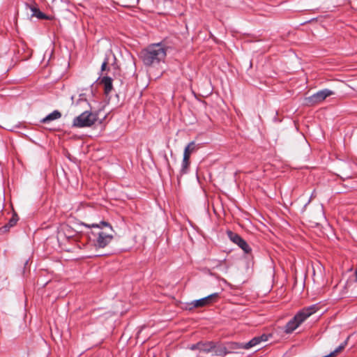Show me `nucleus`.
<instances>
[{
    "label": "nucleus",
    "instance_id": "15",
    "mask_svg": "<svg viewBox=\"0 0 357 357\" xmlns=\"http://www.w3.org/2000/svg\"><path fill=\"white\" fill-rule=\"evenodd\" d=\"M196 149V144L195 142H190L184 149L183 154H187L190 156V154Z\"/></svg>",
    "mask_w": 357,
    "mask_h": 357
},
{
    "label": "nucleus",
    "instance_id": "1",
    "mask_svg": "<svg viewBox=\"0 0 357 357\" xmlns=\"http://www.w3.org/2000/svg\"><path fill=\"white\" fill-rule=\"evenodd\" d=\"M88 228L93 229L89 234V238L96 248H104L109 245L114 238L115 233L111 225L105 221L98 224H82Z\"/></svg>",
    "mask_w": 357,
    "mask_h": 357
},
{
    "label": "nucleus",
    "instance_id": "17",
    "mask_svg": "<svg viewBox=\"0 0 357 357\" xmlns=\"http://www.w3.org/2000/svg\"><path fill=\"white\" fill-rule=\"evenodd\" d=\"M18 221V218L16 214H14L13 217L10 219L8 225L9 227L14 226L17 222Z\"/></svg>",
    "mask_w": 357,
    "mask_h": 357
},
{
    "label": "nucleus",
    "instance_id": "12",
    "mask_svg": "<svg viewBox=\"0 0 357 357\" xmlns=\"http://www.w3.org/2000/svg\"><path fill=\"white\" fill-rule=\"evenodd\" d=\"M61 112H59L58 110H54V112H52V113L48 114L46 117L43 119L41 120V122L44 123H48L50 121L58 119L61 118Z\"/></svg>",
    "mask_w": 357,
    "mask_h": 357
},
{
    "label": "nucleus",
    "instance_id": "11",
    "mask_svg": "<svg viewBox=\"0 0 357 357\" xmlns=\"http://www.w3.org/2000/svg\"><path fill=\"white\" fill-rule=\"evenodd\" d=\"M100 83L104 86L105 93L109 94L112 90V79L107 76V74L104 75L100 81Z\"/></svg>",
    "mask_w": 357,
    "mask_h": 357
},
{
    "label": "nucleus",
    "instance_id": "8",
    "mask_svg": "<svg viewBox=\"0 0 357 357\" xmlns=\"http://www.w3.org/2000/svg\"><path fill=\"white\" fill-rule=\"evenodd\" d=\"M219 297L218 293H214L209 296H207L204 298H202L199 300L194 301L192 304L195 307H200L207 305H209L212 303H214L217 301Z\"/></svg>",
    "mask_w": 357,
    "mask_h": 357
},
{
    "label": "nucleus",
    "instance_id": "21",
    "mask_svg": "<svg viewBox=\"0 0 357 357\" xmlns=\"http://www.w3.org/2000/svg\"><path fill=\"white\" fill-rule=\"evenodd\" d=\"M355 277H356L355 281L357 282V269L355 271Z\"/></svg>",
    "mask_w": 357,
    "mask_h": 357
},
{
    "label": "nucleus",
    "instance_id": "7",
    "mask_svg": "<svg viewBox=\"0 0 357 357\" xmlns=\"http://www.w3.org/2000/svg\"><path fill=\"white\" fill-rule=\"evenodd\" d=\"M227 234L230 240L238 245L245 253H249L251 251L248 244L238 234L232 231H228Z\"/></svg>",
    "mask_w": 357,
    "mask_h": 357
},
{
    "label": "nucleus",
    "instance_id": "3",
    "mask_svg": "<svg viewBox=\"0 0 357 357\" xmlns=\"http://www.w3.org/2000/svg\"><path fill=\"white\" fill-rule=\"evenodd\" d=\"M317 311L315 305H311L303 308L299 311L293 319H291L285 326L284 332L291 333L296 329L307 317Z\"/></svg>",
    "mask_w": 357,
    "mask_h": 357
},
{
    "label": "nucleus",
    "instance_id": "5",
    "mask_svg": "<svg viewBox=\"0 0 357 357\" xmlns=\"http://www.w3.org/2000/svg\"><path fill=\"white\" fill-rule=\"evenodd\" d=\"M335 92L328 89L320 90L313 95L305 98V103L308 105H316L324 101L328 97L334 95Z\"/></svg>",
    "mask_w": 357,
    "mask_h": 357
},
{
    "label": "nucleus",
    "instance_id": "18",
    "mask_svg": "<svg viewBox=\"0 0 357 357\" xmlns=\"http://www.w3.org/2000/svg\"><path fill=\"white\" fill-rule=\"evenodd\" d=\"M138 0H123L124 6H132Z\"/></svg>",
    "mask_w": 357,
    "mask_h": 357
},
{
    "label": "nucleus",
    "instance_id": "6",
    "mask_svg": "<svg viewBox=\"0 0 357 357\" xmlns=\"http://www.w3.org/2000/svg\"><path fill=\"white\" fill-rule=\"evenodd\" d=\"M77 231L68 224H61L58 229L57 238L59 240L70 239L76 236Z\"/></svg>",
    "mask_w": 357,
    "mask_h": 357
},
{
    "label": "nucleus",
    "instance_id": "2",
    "mask_svg": "<svg viewBox=\"0 0 357 357\" xmlns=\"http://www.w3.org/2000/svg\"><path fill=\"white\" fill-rule=\"evenodd\" d=\"M167 47L162 43L149 45L140 52V58L146 66L156 67L164 63Z\"/></svg>",
    "mask_w": 357,
    "mask_h": 357
},
{
    "label": "nucleus",
    "instance_id": "16",
    "mask_svg": "<svg viewBox=\"0 0 357 357\" xmlns=\"http://www.w3.org/2000/svg\"><path fill=\"white\" fill-rule=\"evenodd\" d=\"M109 58L108 56H106L102 65H101V68H100V70H101V75H104V72H105L106 70H109V68H107V66L109 64Z\"/></svg>",
    "mask_w": 357,
    "mask_h": 357
},
{
    "label": "nucleus",
    "instance_id": "19",
    "mask_svg": "<svg viewBox=\"0 0 357 357\" xmlns=\"http://www.w3.org/2000/svg\"><path fill=\"white\" fill-rule=\"evenodd\" d=\"M201 347H202V342H198L197 344H192L191 346H190L189 348L191 350L198 349L199 351H200Z\"/></svg>",
    "mask_w": 357,
    "mask_h": 357
},
{
    "label": "nucleus",
    "instance_id": "4",
    "mask_svg": "<svg viewBox=\"0 0 357 357\" xmlns=\"http://www.w3.org/2000/svg\"><path fill=\"white\" fill-rule=\"evenodd\" d=\"M96 120V114L85 111L73 119V126L76 128L90 127L95 123Z\"/></svg>",
    "mask_w": 357,
    "mask_h": 357
},
{
    "label": "nucleus",
    "instance_id": "10",
    "mask_svg": "<svg viewBox=\"0 0 357 357\" xmlns=\"http://www.w3.org/2000/svg\"><path fill=\"white\" fill-rule=\"evenodd\" d=\"M26 6L29 8L32 12L31 16L36 17L40 20H50V17L42 13L36 6L26 4Z\"/></svg>",
    "mask_w": 357,
    "mask_h": 357
},
{
    "label": "nucleus",
    "instance_id": "9",
    "mask_svg": "<svg viewBox=\"0 0 357 357\" xmlns=\"http://www.w3.org/2000/svg\"><path fill=\"white\" fill-rule=\"evenodd\" d=\"M268 335L266 334H263L260 336L255 337L251 340L246 343L241 344L239 348H242L244 349H249L257 344H259L261 342H265L268 340Z\"/></svg>",
    "mask_w": 357,
    "mask_h": 357
},
{
    "label": "nucleus",
    "instance_id": "20",
    "mask_svg": "<svg viewBox=\"0 0 357 357\" xmlns=\"http://www.w3.org/2000/svg\"><path fill=\"white\" fill-rule=\"evenodd\" d=\"M219 352L220 353V355L223 356V355H225L226 354V352L225 351L224 349H220L219 350Z\"/></svg>",
    "mask_w": 357,
    "mask_h": 357
},
{
    "label": "nucleus",
    "instance_id": "14",
    "mask_svg": "<svg viewBox=\"0 0 357 357\" xmlns=\"http://www.w3.org/2000/svg\"><path fill=\"white\" fill-rule=\"evenodd\" d=\"M190 165V155L187 154H183V158L182 162V168L181 172L182 174H185L187 172V169Z\"/></svg>",
    "mask_w": 357,
    "mask_h": 357
},
{
    "label": "nucleus",
    "instance_id": "13",
    "mask_svg": "<svg viewBox=\"0 0 357 357\" xmlns=\"http://www.w3.org/2000/svg\"><path fill=\"white\" fill-rule=\"evenodd\" d=\"M212 352H218V349L213 346V343L204 344L202 343V347L200 348L199 353L200 354L203 353H212Z\"/></svg>",
    "mask_w": 357,
    "mask_h": 357
}]
</instances>
